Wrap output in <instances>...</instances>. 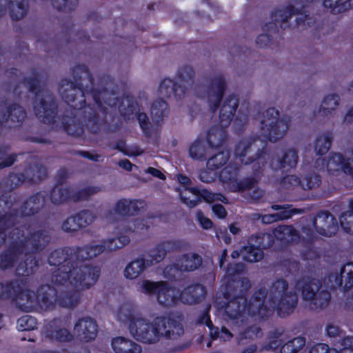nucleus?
Segmentation results:
<instances>
[{
  "instance_id": "37998d69",
  "label": "nucleus",
  "mask_w": 353,
  "mask_h": 353,
  "mask_svg": "<svg viewBox=\"0 0 353 353\" xmlns=\"http://www.w3.org/2000/svg\"><path fill=\"white\" fill-rule=\"evenodd\" d=\"M72 188L67 185H56L51 192V201L54 204H61L72 200Z\"/></svg>"
},
{
  "instance_id": "7c9ffc66",
  "label": "nucleus",
  "mask_w": 353,
  "mask_h": 353,
  "mask_svg": "<svg viewBox=\"0 0 353 353\" xmlns=\"http://www.w3.org/2000/svg\"><path fill=\"white\" fill-rule=\"evenodd\" d=\"M298 161V150L294 148H288L281 157L272 159L270 166L275 170L292 168L296 167Z\"/></svg>"
},
{
  "instance_id": "3c124183",
  "label": "nucleus",
  "mask_w": 353,
  "mask_h": 353,
  "mask_svg": "<svg viewBox=\"0 0 353 353\" xmlns=\"http://www.w3.org/2000/svg\"><path fill=\"white\" fill-rule=\"evenodd\" d=\"M226 138L225 132L218 127L211 128L208 134V142L211 148L221 147Z\"/></svg>"
},
{
  "instance_id": "e2e57ef3",
  "label": "nucleus",
  "mask_w": 353,
  "mask_h": 353,
  "mask_svg": "<svg viewBox=\"0 0 353 353\" xmlns=\"http://www.w3.org/2000/svg\"><path fill=\"white\" fill-rule=\"evenodd\" d=\"M321 183V179L319 174L310 173L301 181V187L303 190H312L319 187Z\"/></svg>"
},
{
  "instance_id": "9d476101",
  "label": "nucleus",
  "mask_w": 353,
  "mask_h": 353,
  "mask_svg": "<svg viewBox=\"0 0 353 353\" xmlns=\"http://www.w3.org/2000/svg\"><path fill=\"white\" fill-rule=\"evenodd\" d=\"M295 14V8L289 6L283 9L274 11L270 21L265 23L263 28V33L256 39V44L260 48L270 47L274 37L279 32L280 29L285 30L290 27L288 21Z\"/></svg>"
},
{
  "instance_id": "bf43d9fd",
  "label": "nucleus",
  "mask_w": 353,
  "mask_h": 353,
  "mask_svg": "<svg viewBox=\"0 0 353 353\" xmlns=\"http://www.w3.org/2000/svg\"><path fill=\"white\" fill-rule=\"evenodd\" d=\"M340 223L346 232L353 234V201L350 203L349 210L342 213Z\"/></svg>"
},
{
  "instance_id": "680f3d73",
  "label": "nucleus",
  "mask_w": 353,
  "mask_h": 353,
  "mask_svg": "<svg viewBox=\"0 0 353 353\" xmlns=\"http://www.w3.org/2000/svg\"><path fill=\"white\" fill-rule=\"evenodd\" d=\"M37 323L33 316L26 315L19 318L17 321V327L19 331L32 330L37 328Z\"/></svg>"
},
{
  "instance_id": "72a5a7b5",
  "label": "nucleus",
  "mask_w": 353,
  "mask_h": 353,
  "mask_svg": "<svg viewBox=\"0 0 353 353\" xmlns=\"http://www.w3.org/2000/svg\"><path fill=\"white\" fill-rule=\"evenodd\" d=\"M149 268L144 257H137L128 263L123 270V276L128 280H134L139 278Z\"/></svg>"
},
{
  "instance_id": "79ce46f5",
  "label": "nucleus",
  "mask_w": 353,
  "mask_h": 353,
  "mask_svg": "<svg viewBox=\"0 0 353 353\" xmlns=\"http://www.w3.org/2000/svg\"><path fill=\"white\" fill-rule=\"evenodd\" d=\"M45 197L41 194H37L29 198L23 206V213L30 215L38 212L45 204Z\"/></svg>"
},
{
  "instance_id": "a18cd8bd",
  "label": "nucleus",
  "mask_w": 353,
  "mask_h": 353,
  "mask_svg": "<svg viewBox=\"0 0 353 353\" xmlns=\"http://www.w3.org/2000/svg\"><path fill=\"white\" fill-rule=\"evenodd\" d=\"M179 90V86L176 81L170 79H163L159 88V93L161 97H170L174 96L176 99H181L184 96H179L177 92Z\"/></svg>"
},
{
  "instance_id": "6ab92c4d",
  "label": "nucleus",
  "mask_w": 353,
  "mask_h": 353,
  "mask_svg": "<svg viewBox=\"0 0 353 353\" xmlns=\"http://www.w3.org/2000/svg\"><path fill=\"white\" fill-rule=\"evenodd\" d=\"M254 141V139L252 137L242 139L236 146L234 152L235 157L243 164L248 165L254 163L253 168H263L265 164V155L263 151H259L256 158L254 157H248Z\"/></svg>"
},
{
  "instance_id": "5fc2aeb1",
  "label": "nucleus",
  "mask_w": 353,
  "mask_h": 353,
  "mask_svg": "<svg viewBox=\"0 0 353 353\" xmlns=\"http://www.w3.org/2000/svg\"><path fill=\"white\" fill-rule=\"evenodd\" d=\"M207 145L203 140H196L189 148V155L194 160H204L207 154Z\"/></svg>"
},
{
  "instance_id": "a19ab883",
  "label": "nucleus",
  "mask_w": 353,
  "mask_h": 353,
  "mask_svg": "<svg viewBox=\"0 0 353 353\" xmlns=\"http://www.w3.org/2000/svg\"><path fill=\"white\" fill-rule=\"evenodd\" d=\"M7 203L0 199V245L4 243L6 237V230L12 225L13 216L6 213Z\"/></svg>"
},
{
  "instance_id": "1a4fd4ad",
  "label": "nucleus",
  "mask_w": 353,
  "mask_h": 353,
  "mask_svg": "<svg viewBox=\"0 0 353 353\" xmlns=\"http://www.w3.org/2000/svg\"><path fill=\"white\" fill-rule=\"evenodd\" d=\"M137 289L140 293L154 296L158 303L163 307H171L181 300V292L164 281L142 279L137 283Z\"/></svg>"
},
{
  "instance_id": "338daca9",
  "label": "nucleus",
  "mask_w": 353,
  "mask_h": 353,
  "mask_svg": "<svg viewBox=\"0 0 353 353\" xmlns=\"http://www.w3.org/2000/svg\"><path fill=\"white\" fill-rule=\"evenodd\" d=\"M283 331L281 330H275L270 332L267 338V345L264 347L265 349H275L278 347L281 343V336Z\"/></svg>"
},
{
  "instance_id": "a211bd4d",
  "label": "nucleus",
  "mask_w": 353,
  "mask_h": 353,
  "mask_svg": "<svg viewBox=\"0 0 353 353\" xmlns=\"http://www.w3.org/2000/svg\"><path fill=\"white\" fill-rule=\"evenodd\" d=\"M238 168L229 164L223 169L219 174V180L225 184L232 192H245L250 188L254 183L252 178L245 179L241 181H237Z\"/></svg>"
},
{
  "instance_id": "4468645a",
  "label": "nucleus",
  "mask_w": 353,
  "mask_h": 353,
  "mask_svg": "<svg viewBox=\"0 0 353 353\" xmlns=\"http://www.w3.org/2000/svg\"><path fill=\"white\" fill-rule=\"evenodd\" d=\"M237 291L236 289L234 297L228 303L225 308L232 330L243 327L247 321V299L243 294L237 295Z\"/></svg>"
},
{
  "instance_id": "69168bd1",
  "label": "nucleus",
  "mask_w": 353,
  "mask_h": 353,
  "mask_svg": "<svg viewBox=\"0 0 353 353\" xmlns=\"http://www.w3.org/2000/svg\"><path fill=\"white\" fill-rule=\"evenodd\" d=\"M77 215L82 228L91 225L97 219L96 213L89 210H82L77 213Z\"/></svg>"
},
{
  "instance_id": "f257e3e1",
  "label": "nucleus",
  "mask_w": 353,
  "mask_h": 353,
  "mask_svg": "<svg viewBox=\"0 0 353 353\" xmlns=\"http://www.w3.org/2000/svg\"><path fill=\"white\" fill-rule=\"evenodd\" d=\"M48 264L57 267L51 276L50 282L62 290H70V294L62 297L65 305H71L77 301L75 289H90L100 276L99 268L77 261L74 249L57 250L48 257Z\"/></svg>"
},
{
  "instance_id": "c756f323",
  "label": "nucleus",
  "mask_w": 353,
  "mask_h": 353,
  "mask_svg": "<svg viewBox=\"0 0 353 353\" xmlns=\"http://www.w3.org/2000/svg\"><path fill=\"white\" fill-rule=\"evenodd\" d=\"M202 263L201 257L194 253L182 255L176 264L168 266L165 272H170L172 269L180 271H194Z\"/></svg>"
},
{
  "instance_id": "9b49d317",
  "label": "nucleus",
  "mask_w": 353,
  "mask_h": 353,
  "mask_svg": "<svg viewBox=\"0 0 353 353\" xmlns=\"http://www.w3.org/2000/svg\"><path fill=\"white\" fill-rule=\"evenodd\" d=\"M49 283L43 284L39 286L37 290V306L41 310L45 311H51L54 310L59 303L62 307H72L78 304L79 302L81 295L80 292L85 290V289H75L74 292L77 294V301L72 303L71 305H65L63 303L62 297L64 294H71L69 293L70 290H62L59 289L54 284L51 283L50 281Z\"/></svg>"
},
{
  "instance_id": "cd10ccee",
  "label": "nucleus",
  "mask_w": 353,
  "mask_h": 353,
  "mask_svg": "<svg viewBox=\"0 0 353 353\" xmlns=\"http://www.w3.org/2000/svg\"><path fill=\"white\" fill-rule=\"evenodd\" d=\"M45 336L51 341L59 342H68L73 339V334L68 330L62 327L57 320L48 323L45 327Z\"/></svg>"
},
{
  "instance_id": "dca6fc26",
  "label": "nucleus",
  "mask_w": 353,
  "mask_h": 353,
  "mask_svg": "<svg viewBox=\"0 0 353 353\" xmlns=\"http://www.w3.org/2000/svg\"><path fill=\"white\" fill-rule=\"evenodd\" d=\"M60 97L74 109H81L85 102L84 91L69 79H62L58 86Z\"/></svg>"
},
{
  "instance_id": "aec40b11",
  "label": "nucleus",
  "mask_w": 353,
  "mask_h": 353,
  "mask_svg": "<svg viewBox=\"0 0 353 353\" xmlns=\"http://www.w3.org/2000/svg\"><path fill=\"white\" fill-rule=\"evenodd\" d=\"M352 152L353 150H347L344 154L330 153L326 158H319L315 163V167L319 170L326 168L331 174H335L341 170L344 172L345 164L347 162V158Z\"/></svg>"
},
{
  "instance_id": "bb28decb",
  "label": "nucleus",
  "mask_w": 353,
  "mask_h": 353,
  "mask_svg": "<svg viewBox=\"0 0 353 353\" xmlns=\"http://www.w3.org/2000/svg\"><path fill=\"white\" fill-rule=\"evenodd\" d=\"M239 106L238 99L233 95L228 96L222 102L219 110V123L222 128L228 126L233 119Z\"/></svg>"
},
{
  "instance_id": "052dcab7",
  "label": "nucleus",
  "mask_w": 353,
  "mask_h": 353,
  "mask_svg": "<svg viewBox=\"0 0 353 353\" xmlns=\"http://www.w3.org/2000/svg\"><path fill=\"white\" fill-rule=\"evenodd\" d=\"M305 344V338L298 336L285 343L281 348V353H296Z\"/></svg>"
},
{
  "instance_id": "4be33fe9",
  "label": "nucleus",
  "mask_w": 353,
  "mask_h": 353,
  "mask_svg": "<svg viewBox=\"0 0 353 353\" xmlns=\"http://www.w3.org/2000/svg\"><path fill=\"white\" fill-rule=\"evenodd\" d=\"M313 225L318 234L325 236L335 234L339 229L336 218L328 212L318 213L314 219Z\"/></svg>"
},
{
  "instance_id": "603ef678",
  "label": "nucleus",
  "mask_w": 353,
  "mask_h": 353,
  "mask_svg": "<svg viewBox=\"0 0 353 353\" xmlns=\"http://www.w3.org/2000/svg\"><path fill=\"white\" fill-rule=\"evenodd\" d=\"M47 170L45 167L41 165L35 164L30 165L25 170L24 175L26 181L36 183L41 181L46 176Z\"/></svg>"
},
{
  "instance_id": "c85d7f7f",
  "label": "nucleus",
  "mask_w": 353,
  "mask_h": 353,
  "mask_svg": "<svg viewBox=\"0 0 353 353\" xmlns=\"http://www.w3.org/2000/svg\"><path fill=\"white\" fill-rule=\"evenodd\" d=\"M145 207L143 200L121 199L115 203L114 211L121 216H133Z\"/></svg>"
},
{
  "instance_id": "5701e85b",
  "label": "nucleus",
  "mask_w": 353,
  "mask_h": 353,
  "mask_svg": "<svg viewBox=\"0 0 353 353\" xmlns=\"http://www.w3.org/2000/svg\"><path fill=\"white\" fill-rule=\"evenodd\" d=\"M119 110L121 114L128 119H130L134 114H136L141 128L144 132H147L150 127L149 119L145 113L137 111V103L132 97L122 99L119 105Z\"/></svg>"
},
{
  "instance_id": "f704fd0d",
  "label": "nucleus",
  "mask_w": 353,
  "mask_h": 353,
  "mask_svg": "<svg viewBox=\"0 0 353 353\" xmlns=\"http://www.w3.org/2000/svg\"><path fill=\"white\" fill-rule=\"evenodd\" d=\"M205 294V290L202 285H191L181 292V301L186 304H195L201 301Z\"/></svg>"
},
{
  "instance_id": "864d4df0",
  "label": "nucleus",
  "mask_w": 353,
  "mask_h": 353,
  "mask_svg": "<svg viewBox=\"0 0 353 353\" xmlns=\"http://www.w3.org/2000/svg\"><path fill=\"white\" fill-rule=\"evenodd\" d=\"M229 158V152L223 150L208 159L207 167L210 170H217L225 165L228 161Z\"/></svg>"
},
{
  "instance_id": "4d7b16f0",
  "label": "nucleus",
  "mask_w": 353,
  "mask_h": 353,
  "mask_svg": "<svg viewBox=\"0 0 353 353\" xmlns=\"http://www.w3.org/2000/svg\"><path fill=\"white\" fill-rule=\"evenodd\" d=\"M241 256L245 261L254 263L263 259V252L259 248H254L248 245L241 249Z\"/></svg>"
},
{
  "instance_id": "de8ad7c7",
  "label": "nucleus",
  "mask_w": 353,
  "mask_h": 353,
  "mask_svg": "<svg viewBox=\"0 0 353 353\" xmlns=\"http://www.w3.org/2000/svg\"><path fill=\"white\" fill-rule=\"evenodd\" d=\"M38 266L39 262L36 258L29 255L19 263L16 272L19 275L29 276L37 271Z\"/></svg>"
},
{
  "instance_id": "4c0bfd02",
  "label": "nucleus",
  "mask_w": 353,
  "mask_h": 353,
  "mask_svg": "<svg viewBox=\"0 0 353 353\" xmlns=\"http://www.w3.org/2000/svg\"><path fill=\"white\" fill-rule=\"evenodd\" d=\"M75 250V254L77 261H83L86 263L85 261L92 259L99 256L105 251L103 242L97 245H88L84 248H77Z\"/></svg>"
},
{
  "instance_id": "09e8293b",
  "label": "nucleus",
  "mask_w": 353,
  "mask_h": 353,
  "mask_svg": "<svg viewBox=\"0 0 353 353\" xmlns=\"http://www.w3.org/2000/svg\"><path fill=\"white\" fill-rule=\"evenodd\" d=\"M9 10L14 20L22 19L27 13L28 5L26 0H9Z\"/></svg>"
},
{
  "instance_id": "b1692460",
  "label": "nucleus",
  "mask_w": 353,
  "mask_h": 353,
  "mask_svg": "<svg viewBox=\"0 0 353 353\" xmlns=\"http://www.w3.org/2000/svg\"><path fill=\"white\" fill-rule=\"evenodd\" d=\"M271 208L274 210H281L278 213L272 214L261 215L255 214L254 216L261 219V221L265 224H270L274 222L291 218L294 214L302 213L303 210L297 208H290L288 205H273Z\"/></svg>"
},
{
  "instance_id": "f8f14e48",
  "label": "nucleus",
  "mask_w": 353,
  "mask_h": 353,
  "mask_svg": "<svg viewBox=\"0 0 353 353\" xmlns=\"http://www.w3.org/2000/svg\"><path fill=\"white\" fill-rule=\"evenodd\" d=\"M226 87L227 83L224 76L221 74H217L210 78L206 85L205 92L195 90L194 94L198 97L205 99L210 109L214 112L220 105Z\"/></svg>"
},
{
  "instance_id": "f03ea898",
  "label": "nucleus",
  "mask_w": 353,
  "mask_h": 353,
  "mask_svg": "<svg viewBox=\"0 0 353 353\" xmlns=\"http://www.w3.org/2000/svg\"><path fill=\"white\" fill-rule=\"evenodd\" d=\"M117 319L127 325L132 337L145 344H156L162 339L177 341L185 332L179 320L159 316L150 321L131 303H123L119 307Z\"/></svg>"
},
{
  "instance_id": "20e7f679",
  "label": "nucleus",
  "mask_w": 353,
  "mask_h": 353,
  "mask_svg": "<svg viewBox=\"0 0 353 353\" xmlns=\"http://www.w3.org/2000/svg\"><path fill=\"white\" fill-rule=\"evenodd\" d=\"M9 248L0 254V268H12L22 255L43 250L50 241L47 232H32L26 227L16 228L9 234Z\"/></svg>"
},
{
  "instance_id": "c9c22d12",
  "label": "nucleus",
  "mask_w": 353,
  "mask_h": 353,
  "mask_svg": "<svg viewBox=\"0 0 353 353\" xmlns=\"http://www.w3.org/2000/svg\"><path fill=\"white\" fill-rule=\"evenodd\" d=\"M37 295L34 291L24 289L20 291L16 296V304L23 311H30L37 306Z\"/></svg>"
},
{
  "instance_id": "ddd939ff",
  "label": "nucleus",
  "mask_w": 353,
  "mask_h": 353,
  "mask_svg": "<svg viewBox=\"0 0 353 353\" xmlns=\"http://www.w3.org/2000/svg\"><path fill=\"white\" fill-rule=\"evenodd\" d=\"M34 111L37 118L44 123H51L57 114V104L54 94L47 90H40L36 95Z\"/></svg>"
},
{
  "instance_id": "39448f33",
  "label": "nucleus",
  "mask_w": 353,
  "mask_h": 353,
  "mask_svg": "<svg viewBox=\"0 0 353 353\" xmlns=\"http://www.w3.org/2000/svg\"><path fill=\"white\" fill-rule=\"evenodd\" d=\"M71 74L74 81V83L84 92H90L95 105L101 110L106 109V105L109 106L117 105L119 97L112 90V83L105 80L96 84L86 65H76L72 68Z\"/></svg>"
},
{
  "instance_id": "423d86ee",
  "label": "nucleus",
  "mask_w": 353,
  "mask_h": 353,
  "mask_svg": "<svg viewBox=\"0 0 353 353\" xmlns=\"http://www.w3.org/2000/svg\"><path fill=\"white\" fill-rule=\"evenodd\" d=\"M257 120L261 136L272 143L281 141L287 135L291 122L289 117H280L279 110L274 108L264 110Z\"/></svg>"
},
{
  "instance_id": "473e14b6",
  "label": "nucleus",
  "mask_w": 353,
  "mask_h": 353,
  "mask_svg": "<svg viewBox=\"0 0 353 353\" xmlns=\"http://www.w3.org/2000/svg\"><path fill=\"white\" fill-rule=\"evenodd\" d=\"M111 346L115 353H141L142 350L141 345L123 336L113 338Z\"/></svg>"
},
{
  "instance_id": "13d9d810",
  "label": "nucleus",
  "mask_w": 353,
  "mask_h": 353,
  "mask_svg": "<svg viewBox=\"0 0 353 353\" xmlns=\"http://www.w3.org/2000/svg\"><path fill=\"white\" fill-rule=\"evenodd\" d=\"M103 244L106 252L116 251L128 245L130 242V238L126 235H121L117 238L109 239L103 241Z\"/></svg>"
},
{
  "instance_id": "6e6552de",
  "label": "nucleus",
  "mask_w": 353,
  "mask_h": 353,
  "mask_svg": "<svg viewBox=\"0 0 353 353\" xmlns=\"http://www.w3.org/2000/svg\"><path fill=\"white\" fill-rule=\"evenodd\" d=\"M104 110L98 107L97 110L90 105L85 107L83 110L76 109L71 112L70 116H65L63 125L68 134L74 136L80 135L85 125L91 131L96 132L101 121L99 112L103 114Z\"/></svg>"
},
{
  "instance_id": "e433bc0d",
  "label": "nucleus",
  "mask_w": 353,
  "mask_h": 353,
  "mask_svg": "<svg viewBox=\"0 0 353 353\" xmlns=\"http://www.w3.org/2000/svg\"><path fill=\"white\" fill-rule=\"evenodd\" d=\"M341 97L335 93L325 95L320 104L319 114L323 117H331L340 105Z\"/></svg>"
},
{
  "instance_id": "49530a36",
  "label": "nucleus",
  "mask_w": 353,
  "mask_h": 353,
  "mask_svg": "<svg viewBox=\"0 0 353 353\" xmlns=\"http://www.w3.org/2000/svg\"><path fill=\"white\" fill-rule=\"evenodd\" d=\"M274 236L284 241H292L298 239L297 231L292 225H279L273 231Z\"/></svg>"
},
{
  "instance_id": "6e6d98bb",
  "label": "nucleus",
  "mask_w": 353,
  "mask_h": 353,
  "mask_svg": "<svg viewBox=\"0 0 353 353\" xmlns=\"http://www.w3.org/2000/svg\"><path fill=\"white\" fill-rule=\"evenodd\" d=\"M168 114L167 103L163 100L155 101L151 107V117L154 122L159 123Z\"/></svg>"
},
{
  "instance_id": "7ed1b4c3",
  "label": "nucleus",
  "mask_w": 353,
  "mask_h": 353,
  "mask_svg": "<svg viewBox=\"0 0 353 353\" xmlns=\"http://www.w3.org/2000/svg\"><path fill=\"white\" fill-rule=\"evenodd\" d=\"M297 303L298 296L290 290L288 281L280 278L272 283L268 291L260 288L255 292L246 310L249 315L263 317L276 309L279 316H285L292 312Z\"/></svg>"
},
{
  "instance_id": "393cba45",
  "label": "nucleus",
  "mask_w": 353,
  "mask_h": 353,
  "mask_svg": "<svg viewBox=\"0 0 353 353\" xmlns=\"http://www.w3.org/2000/svg\"><path fill=\"white\" fill-rule=\"evenodd\" d=\"M332 288L342 287L349 290L353 286V263L342 267L340 273L331 274L328 277Z\"/></svg>"
},
{
  "instance_id": "0eeeda50",
  "label": "nucleus",
  "mask_w": 353,
  "mask_h": 353,
  "mask_svg": "<svg viewBox=\"0 0 353 353\" xmlns=\"http://www.w3.org/2000/svg\"><path fill=\"white\" fill-rule=\"evenodd\" d=\"M289 288L295 293V290L301 291L303 300L307 303L312 310L324 309L330 303L331 295L323 288L319 279L303 278L298 280L292 287L289 286Z\"/></svg>"
},
{
  "instance_id": "c03bdc74",
  "label": "nucleus",
  "mask_w": 353,
  "mask_h": 353,
  "mask_svg": "<svg viewBox=\"0 0 353 353\" xmlns=\"http://www.w3.org/2000/svg\"><path fill=\"white\" fill-rule=\"evenodd\" d=\"M333 136L331 132H323L318 135L314 141V151L318 154H325L330 148Z\"/></svg>"
},
{
  "instance_id": "f3484780",
  "label": "nucleus",
  "mask_w": 353,
  "mask_h": 353,
  "mask_svg": "<svg viewBox=\"0 0 353 353\" xmlns=\"http://www.w3.org/2000/svg\"><path fill=\"white\" fill-rule=\"evenodd\" d=\"M183 248L184 243L180 241H167L157 245L142 256L146 264L151 267L162 261L168 253L181 251Z\"/></svg>"
},
{
  "instance_id": "2f4dec72",
  "label": "nucleus",
  "mask_w": 353,
  "mask_h": 353,
  "mask_svg": "<svg viewBox=\"0 0 353 353\" xmlns=\"http://www.w3.org/2000/svg\"><path fill=\"white\" fill-rule=\"evenodd\" d=\"M26 112L23 108L17 104L9 106L6 112H0L2 123H6L8 127L19 125L25 119Z\"/></svg>"
},
{
  "instance_id": "a878e982",
  "label": "nucleus",
  "mask_w": 353,
  "mask_h": 353,
  "mask_svg": "<svg viewBox=\"0 0 353 353\" xmlns=\"http://www.w3.org/2000/svg\"><path fill=\"white\" fill-rule=\"evenodd\" d=\"M195 72L190 65L181 67L176 74V81L179 86L177 94L179 96L185 94L192 88L194 83Z\"/></svg>"
},
{
  "instance_id": "412c9836",
  "label": "nucleus",
  "mask_w": 353,
  "mask_h": 353,
  "mask_svg": "<svg viewBox=\"0 0 353 353\" xmlns=\"http://www.w3.org/2000/svg\"><path fill=\"white\" fill-rule=\"evenodd\" d=\"M98 332L97 322L90 317H82L74 325L73 335L83 343L90 342L95 339Z\"/></svg>"
},
{
  "instance_id": "8fccbe9b",
  "label": "nucleus",
  "mask_w": 353,
  "mask_h": 353,
  "mask_svg": "<svg viewBox=\"0 0 353 353\" xmlns=\"http://www.w3.org/2000/svg\"><path fill=\"white\" fill-rule=\"evenodd\" d=\"M101 191V188L98 186H87L80 189H72V200L75 202L86 201Z\"/></svg>"
},
{
  "instance_id": "0e129e2a",
  "label": "nucleus",
  "mask_w": 353,
  "mask_h": 353,
  "mask_svg": "<svg viewBox=\"0 0 353 353\" xmlns=\"http://www.w3.org/2000/svg\"><path fill=\"white\" fill-rule=\"evenodd\" d=\"M51 3L57 10L68 12L77 8L79 0H51Z\"/></svg>"
},
{
  "instance_id": "2eb2a0df",
  "label": "nucleus",
  "mask_w": 353,
  "mask_h": 353,
  "mask_svg": "<svg viewBox=\"0 0 353 353\" xmlns=\"http://www.w3.org/2000/svg\"><path fill=\"white\" fill-rule=\"evenodd\" d=\"M181 201L189 208L196 206L200 202L201 198L208 203H212L215 201H221L223 203H227V199L221 194H214L207 190H199L196 188H187L183 187L178 188Z\"/></svg>"
},
{
  "instance_id": "58836bf2",
  "label": "nucleus",
  "mask_w": 353,
  "mask_h": 353,
  "mask_svg": "<svg viewBox=\"0 0 353 353\" xmlns=\"http://www.w3.org/2000/svg\"><path fill=\"white\" fill-rule=\"evenodd\" d=\"M308 3L319 0H305ZM323 8L333 14L343 12L353 7V0H323Z\"/></svg>"
},
{
  "instance_id": "ea45409f",
  "label": "nucleus",
  "mask_w": 353,
  "mask_h": 353,
  "mask_svg": "<svg viewBox=\"0 0 353 353\" xmlns=\"http://www.w3.org/2000/svg\"><path fill=\"white\" fill-rule=\"evenodd\" d=\"M245 325V324L238 330H232L239 332L236 339L238 345H243L245 343V340H254L261 337L263 334L261 329L259 326L254 325L244 328Z\"/></svg>"
},
{
  "instance_id": "774afa93",
  "label": "nucleus",
  "mask_w": 353,
  "mask_h": 353,
  "mask_svg": "<svg viewBox=\"0 0 353 353\" xmlns=\"http://www.w3.org/2000/svg\"><path fill=\"white\" fill-rule=\"evenodd\" d=\"M77 214L66 219L62 224V230L66 232H74L82 229Z\"/></svg>"
}]
</instances>
